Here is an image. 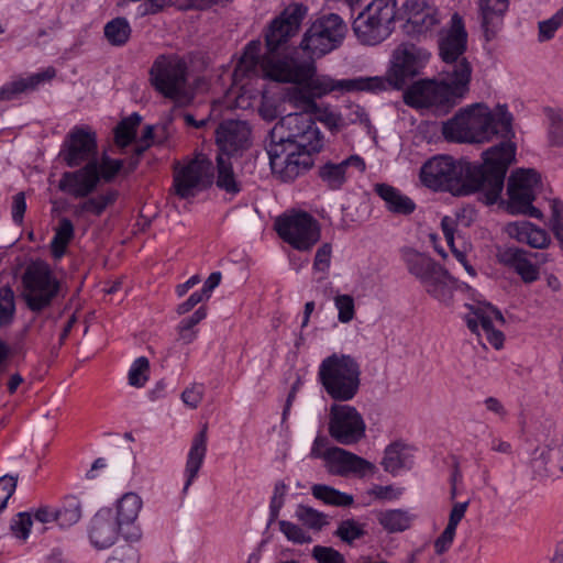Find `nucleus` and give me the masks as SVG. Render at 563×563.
I'll return each instance as SVG.
<instances>
[{
	"label": "nucleus",
	"mask_w": 563,
	"mask_h": 563,
	"mask_svg": "<svg viewBox=\"0 0 563 563\" xmlns=\"http://www.w3.org/2000/svg\"><path fill=\"white\" fill-rule=\"evenodd\" d=\"M365 534L364 525L358 523L354 519L342 520L334 532L335 537L347 544H353L355 540L363 538Z\"/></svg>",
	"instance_id": "48"
},
{
	"label": "nucleus",
	"mask_w": 563,
	"mask_h": 563,
	"mask_svg": "<svg viewBox=\"0 0 563 563\" xmlns=\"http://www.w3.org/2000/svg\"><path fill=\"white\" fill-rule=\"evenodd\" d=\"M529 252L519 247H505L497 253L498 262L515 271L522 282L531 284L539 279V268L530 258Z\"/></svg>",
	"instance_id": "30"
},
{
	"label": "nucleus",
	"mask_w": 563,
	"mask_h": 563,
	"mask_svg": "<svg viewBox=\"0 0 563 563\" xmlns=\"http://www.w3.org/2000/svg\"><path fill=\"white\" fill-rule=\"evenodd\" d=\"M141 121L142 117L134 112L118 123L114 128V142L119 147L124 148L132 143Z\"/></svg>",
	"instance_id": "45"
},
{
	"label": "nucleus",
	"mask_w": 563,
	"mask_h": 563,
	"mask_svg": "<svg viewBox=\"0 0 563 563\" xmlns=\"http://www.w3.org/2000/svg\"><path fill=\"white\" fill-rule=\"evenodd\" d=\"M412 449L404 442L396 441L387 445L384 452L382 465L390 474L399 472L401 468H411L413 465Z\"/></svg>",
	"instance_id": "36"
},
{
	"label": "nucleus",
	"mask_w": 563,
	"mask_h": 563,
	"mask_svg": "<svg viewBox=\"0 0 563 563\" xmlns=\"http://www.w3.org/2000/svg\"><path fill=\"white\" fill-rule=\"evenodd\" d=\"M438 46L439 56L444 63V70H449V66H451L459 74L460 66L466 65L470 70V78L472 77V65L463 56L467 48V32L463 18L459 13L451 16L449 29L441 32Z\"/></svg>",
	"instance_id": "16"
},
{
	"label": "nucleus",
	"mask_w": 563,
	"mask_h": 563,
	"mask_svg": "<svg viewBox=\"0 0 563 563\" xmlns=\"http://www.w3.org/2000/svg\"><path fill=\"white\" fill-rule=\"evenodd\" d=\"M118 197L119 192L115 189H109L95 197L88 196L86 200L74 207V216L77 218L84 217L85 214L100 217L109 206H112L117 201Z\"/></svg>",
	"instance_id": "38"
},
{
	"label": "nucleus",
	"mask_w": 563,
	"mask_h": 563,
	"mask_svg": "<svg viewBox=\"0 0 563 563\" xmlns=\"http://www.w3.org/2000/svg\"><path fill=\"white\" fill-rule=\"evenodd\" d=\"M312 558L318 563H346L344 555L331 547L316 545Z\"/></svg>",
	"instance_id": "57"
},
{
	"label": "nucleus",
	"mask_w": 563,
	"mask_h": 563,
	"mask_svg": "<svg viewBox=\"0 0 563 563\" xmlns=\"http://www.w3.org/2000/svg\"><path fill=\"white\" fill-rule=\"evenodd\" d=\"M316 99L322 98L332 91H384L386 82L382 77H357L351 79H333L330 76H316L305 80Z\"/></svg>",
	"instance_id": "21"
},
{
	"label": "nucleus",
	"mask_w": 563,
	"mask_h": 563,
	"mask_svg": "<svg viewBox=\"0 0 563 563\" xmlns=\"http://www.w3.org/2000/svg\"><path fill=\"white\" fill-rule=\"evenodd\" d=\"M551 207V229L555 239L559 241L560 247L563 251V202L553 199L550 202Z\"/></svg>",
	"instance_id": "55"
},
{
	"label": "nucleus",
	"mask_w": 563,
	"mask_h": 563,
	"mask_svg": "<svg viewBox=\"0 0 563 563\" xmlns=\"http://www.w3.org/2000/svg\"><path fill=\"white\" fill-rule=\"evenodd\" d=\"M325 464L330 474L343 477L350 474L364 477L376 468L367 460L338 446L325 449Z\"/></svg>",
	"instance_id": "23"
},
{
	"label": "nucleus",
	"mask_w": 563,
	"mask_h": 563,
	"mask_svg": "<svg viewBox=\"0 0 563 563\" xmlns=\"http://www.w3.org/2000/svg\"><path fill=\"white\" fill-rule=\"evenodd\" d=\"M16 487V477L4 475L0 477V512L7 507V503Z\"/></svg>",
	"instance_id": "63"
},
{
	"label": "nucleus",
	"mask_w": 563,
	"mask_h": 563,
	"mask_svg": "<svg viewBox=\"0 0 563 563\" xmlns=\"http://www.w3.org/2000/svg\"><path fill=\"white\" fill-rule=\"evenodd\" d=\"M354 168L364 172L365 161L360 155H350L340 163L328 161L320 165L317 170L318 178L329 190H340L351 176L350 169Z\"/></svg>",
	"instance_id": "25"
},
{
	"label": "nucleus",
	"mask_w": 563,
	"mask_h": 563,
	"mask_svg": "<svg viewBox=\"0 0 563 563\" xmlns=\"http://www.w3.org/2000/svg\"><path fill=\"white\" fill-rule=\"evenodd\" d=\"M205 394V386L202 384H192L181 393V399L185 405L195 409L199 406Z\"/></svg>",
	"instance_id": "60"
},
{
	"label": "nucleus",
	"mask_w": 563,
	"mask_h": 563,
	"mask_svg": "<svg viewBox=\"0 0 563 563\" xmlns=\"http://www.w3.org/2000/svg\"><path fill=\"white\" fill-rule=\"evenodd\" d=\"M346 32V23L339 14H322L307 29L300 46L305 52L321 57L338 48Z\"/></svg>",
	"instance_id": "10"
},
{
	"label": "nucleus",
	"mask_w": 563,
	"mask_h": 563,
	"mask_svg": "<svg viewBox=\"0 0 563 563\" xmlns=\"http://www.w3.org/2000/svg\"><path fill=\"white\" fill-rule=\"evenodd\" d=\"M312 496L327 505L335 507H350L354 503L352 495L340 492L324 484H314L311 487Z\"/></svg>",
	"instance_id": "43"
},
{
	"label": "nucleus",
	"mask_w": 563,
	"mask_h": 563,
	"mask_svg": "<svg viewBox=\"0 0 563 563\" xmlns=\"http://www.w3.org/2000/svg\"><path fill=\"white\" fill-rule=\"evenodd\" d=\"M275 230L284 242L302 252L310 251L321 236L318 220L306 211H294L278 217Z\"/></svg>",
	"instance_id": "11"
},
{
	"label": "nucleus",
	"mask_w": 563,
	"mask_h": 563,
	"mask_svg": "<svg viewBox=\"0 0 563 563\" xmlns=\"http://www.w3.org/2000/svg\"><path fill=\"white\" fill-rule=\"evenodd\" d=\"M216 185L219 189L230 195H238L242 190L241 184L236 180L230 157L222 154L217 156V179Z\"/></svg>",
	"instance_id": "39"
},
{
	"label": "nucleus",
	"mask_w": 563,
	"mask_h": 563,
	"mask_svg": "<svg viewBox=\"0 0 563 563\" xmlns=\"http://www.w3.org/2000/svg\"><path fill=\"white\" fill-rule=\"evenodd\" d=\"M140 555L132 545L122 547L114 555L110 556L106 563H139Z\"/></svg>",
	"instance_id": "62"
},
{
	"label": "nucleus",
	"mask_w": 563,
	"mask_h": 563,
	"mask_svg": "<svg viewBox=\"0 0 563 563\" xmlns=\"http://www.w3.org/2000/svg\"><path fill=\"white\" fill-rule=\"evenodd\" d=\"M460 67L459 74L451 66L449 70L442 69L440 81L423 79L413 82L404 93L405 103L417 109L433 108L448 112L470 90V70L466 65Z\"/></svg>",
	"instance_id": "3"
},
{
	"label": "nucleus",
	"mask_w": 563,
	"mask_h": 563,
	"mask_svg": "<svg viewBox=\"0 0 563 563\" xmlns=\"http://www.w3.org/2000/svg\"><path fill=\"white\" fill-rule=\"evenodd\" d=\"M541 177L534 169L519 168L511 173L507 185V211L511 214H523L541 219L542 212L533 207L536 188Z\"/></svg>",
	"instance_id": "13"
},
{
	"label": "nucleus",
	"mask_w": 563,
	"mask_h": 563,
	"mask_svg": "<svg viewBox=\"0 0 563 563\" xmlns=\"http://www.w3.org/2000/svg\"><path fill=\"white\" fill-rule=\"evenodd\" d=\"M98 161L100 180L103 179L106 183L112 181L117 175L123 170L124 161L122 159H114L103 154Z\"/></svg>",
	"instance_id": "51"
},
{
	"label": "nucleus",
	"mask_w": 563,
	"mask_h": 563,
	"mask_svg": "<svg viewBox=\"0 0 563 563\" xmlns=\"http://www.w3.org/2000/svg\"><path fill=\"white\" fill-rule=\"evenodd\" d=\"M407 22L405 30L410 35H422L439 24L438 10L422 0L406 2Z\"/></svg>",
	"instance_id": "28"
},
{
	"label": "nucleus",
	"mask_w": 563,
	"mask_h": 563,
	"mask_svg": "<svg viewBox=\"0 0 563 563\" xmlns=\"http://www.w3.org/2000/svg\"><path fill=\"white\" fill-rule=\"evenodd\" d=\"M334 305L338 309V319L342 323H347L353 320L355 316L354 299L351 295H338L334 298Z\"/></svg>",
	"instance_id": "56"
},
{
	"label": "nucleus",
	"mask_w": 563,
	"mask_h": 563,
	"mask_svg": "<svg viewBox=\"0 0 563 563\" xmlns=\"http://www.w3.org/2000/svg\"><path fill=\"white\" fill-rule=\"evenodd\" d=\"M307 7L295 3L287 7L268 25L265 32V43L267 51L277 52L288 40L294 36L303 19L307 15Z\"/></svg>",
	"instance_id": "20"
},
{
	"label": "nucleus",
	"mask_w": 563,
	"mask_h": 563,
	"mask_svg": "<svg viewBox=\"0 0 563 563\" xmlns=\"http://www.w3.org/2000/svg\"><path fill=\"white\" fill-rule=\"evenodd\" d=\"M318 380L331 399L349 401L361 386L360 364L351 355L333 353L319 365Z\"/></svg>",
	"instance_id": "4"
},
{
	"label": "nucleus",
	"mask_w": 563,
	"mask_h": 563,
	"mask_svg": "<svg viewBox=\"0 0 563 563\" xmlns=\"http://www.w3.org/2000/svg\"><path fill=\"white\" fill-rule=\"evenodd\" d=\"M207 426H205L192 439L190 450L187 455L185 467L186 482L184 493L188 490L190 485L197 477L207 453Z\"/></svg>",
	"instance_id": "33"
},
{
	"label": "nucleus",
	"mask_w": 563,
	"mask_h": 563,
	"mask_svg": "<svg viewBox=\"0 0 563 563\" xmlns=\"http://www.w3.org/2000/svg\"><path fill=\"white\" fill-rule=\"evenodd\" d=\"M430 53L411 43L398 45L391 56V66L388 71V80L382 78L388 86L401 89L409 80L419 76L430 59Z\"/></svg>",
	"instance_id": "14"
},
{
	"label": "nucleus",
	"mask_w": 563,
	"mask_h": 563,
	"mask_svg": "<svg viewBox=\"0 0 563 563\" xmlns=\"http://www.w3.org/2000/svg\"><path fill=\"white\" fill-rule=\"evenodd\" d=\"M312 153L307 150L288 147L284 143L274 142L267 145L272 172L285 183L294 181L311 168Z\"/></svg>",
	"instance_id": "15"
},
{
	"label": "nucleus",
	"mask_w": 563,
	"mask_h": 563,
	"mask_svg": "<svg viewBox=\"0 0 563 563\" xmlns=\"http://www.w3.org/2000/svg\"><path fill=\"white\" fill-rule=\"evenodd\" d=\"M366 426L362 415L349 405H332L330 409L329 433L343 445H352L365 437Z\"/></svg>",
	"instance_id": "18"
},
{
	"label": "nucleus",
	"mask_w": 563,
	"mask_h": 563,
	"mask_svg": "<svg viewBox=\"0 0 563 563\" xmlns=\"http://www.w3.org/2000/svg\"><path fill=\"white\" fill-rule=\"evenodd\" d=\"M312 114H317L318 120L322 122L332 133H336L345 128L343 115L331 110L330 107H319V110Z\"/></svg>",
	"instance_id": "52"
},
{
	"label": "nucleus",
	"mask_w": 563,
	"mask_h": 563,
	"mask_svg": "<svg viewBox=\"0 0 563 563\" xmlns=\"http://www.w3.org/2000/svg\"><path fill=\"white\" fill-rule=\"evenodd\" d=\"M22 298L32 312L49 308L60 291V282L51 266L41 260L31 262L21 276Z\"/></svg>",
	"instance_id": "7"
},
{
	"label": "nucleus",
	"mask_w": 563,
	"mask_h": 563,
	"mask_svg": "<svg viewBox=\"0 0 563 563\" xmlns=\"http://www.w3.org/2000/svg\"><path fill=\"white\" fill-rule=\"evenodd\" d=\"M251 130L246 122L224 120L216 130V144L224 157H230L244 150L250 141Z\"/></svg>",
	"instance_id": "24"
},
{
	"label": "nucleus",
	"mask_w": 563,
	"mask_h": 563,
	"mask_svg": "<svg viewBox=\"0 0 563 563\" xmlns=\"http://www.w3.org/2000/svg\"><path fill=\"white\" fill-rule=\"evenodd\" d=\"M213 179L212 162L203 154L173 168V188L180 199L194 198L198 192L211 185Z\"/></svg>",
	"instance_id": "12"
},
{
	"label": "nucleus",
	"mask_w": 563,
	"mask_h": 563,
	"mask_svg": "<svg viewBox=\"0 0 563 563\" xmlns=\"http://www.w3.org/2000/svg\"><path fill=\"white\" fill-rule=\"evenodd\" d=\"M332 255V246L330 243H323L316 252L313 261V269L318 272H325L330 267Z\"/></svg>",
	"instance_id": "61"
},
{
	"label": "nucleus",
	"mask_w": 563,
	"mask_h": 563,
	"mask_svg": "<svg viewBox=\"0 0 563 563\" xmlns=\"http://www.w3.org/2000/svg\"><path fill=\"white\" fill-rule=\"evenodd\" d=\"M509 7V0H479L482 27L486 41H492L501 26V18Z\"/></svg>",
	"instance_id": "34"
},
{
	"label": "nucleus",
	"mask_w": 563,
	"mask_h": 563,
	"mask_svg": "<svg viewBox=\"0 0 563 563\" xmlns=\"http://www.w3.org/2000/svg\"><path fill=\"white\" fill-rule=\"evenodd\" d=\"M402 258L408 272L421 283L427 294L441 302L449 303L454 290L462 286L468 287L452 277L439 262L424 253L408 250Z\"/></svg>",
	"instance_id": "5"
},
{
	"label": "nucleus",
	"mask_w": 563,
	"mask_h": 563,
	"mask_svg": "<svg viewBox=\"0 0 563 563\" xmlns=\"http://www.w3.org/2000/svg\"><path fill=\"white\" fill-rule=\"evenodd\" d=\"M374 191L384 201L386 210L395 216H410L417 208L410 197L391 185L376 184Z\"/></svg>",
	"instance_id": "32"
},
{
	"label": "nucleus",
	"mask_w": 563,
	"mask_h": 563,
	"mask_svg": "<svg viewBox=\"0 0 563 563\" xmlns=\"http://www.w3.org/2000/svg\"><path fill=\"white\" fill-rule=\"evenodd\" d=\"M279 530L289 541L296 544H306L312 542V538L301 527L294 522L280 520Z\"/></svg>",
	"instance_id": "53"
},
{
	"label": "nucleus",
	"mask_w": 563,
	"mask_h": 563,
	"mask_svg": "<svg viewBox=\"0 0 563 563\" xmlns=\"http://www.w3.org/2000/svg\"><path fill=\"white\" fill-rule=\"evenodd\" d=\"M56 75L53 67H48L43 71L32 74L29 77H19L0 87V101H10L18 98L22 93L34 91L40 85L49 81Z\"/></svg>",
	"instance_id": "31"
},
{
	"label": "nucleus",
	"mask_w": 563,
	"mask_h": 563,
	"mask_svg": "<svg viewBox=\"0 0 563 563\" xmlns=\"http://www.w3.org/2000/svg\"><path fill=\"white\" fill-rule=\"evenodd\" d=\"M563 25V7L550 19L539 22V41L545 42L554 37L555 32Z\"/></svg>",
	"instance_id": "54"
},
{
	"label": "nucleus",
	"mask_w": 563,
	"mask_h": 563,
	"mask_svg": "<svg viewBox=\"0 0 563 563\" xmlns=\"http://www.w3.org/2000/svg\"><path fill=\"white\" fill-rule=\"evenodd\" d=\"M493 319L499 321L501 324L505 323L503 313L492 305L485 308H477L465 318L467 328L476 334H479L478 329L481 328L486 335L487 341L495 347L500 349L504 344V333L499 330L494 329Z\"/></svg>",
	"instance_id": "26"
},
{
	"label": "nucleus",
	"mask_w": 563,
	"mask_h": 563,
	"mask_svg": "<svg viewBox=\"0 0 563 563\" xmlns=\"http://www.w3.org/2000/svg\"><path fill=\"white\" fill-rule=\"evenodd\" d=\"M549 139L552 145L563 146V114L552 119Z\"/></svg>",
	"instance_id": "64"
},
{
	"label": "nucleus",
	"mask_w": 563,
	"mask_h": 563,
	"mask_svg": "<svg viewBox=\"0 0 563 563\" xmlns=\"http://www.w3.org/2000/svg\"><path fill=\"white\" fill-rule=\"evenodd\" d=\"M150 362L146 357L136 358L129 371V384L143 387L148 379Z\"/></svg>",
	"instance_id": "50"
},
{
	"label": "nucleus",
	"mask_w": 563,
	"mask_h": 563,
	"mask_svg": "<svg viewBox=\"0 0 563 563\" xmlns=\"http://www.w3.org/2000/svg\"><path fill=\"white\" fill-rule=\"evenodd\" d=\"M121 532L120 525L117 522L110 509L99 510L92 518L89 539L97 549H107L114 544Z\"/></svg>",
	"instance_id": "29"
},
{
	"label": "nucleus",
	"mask_w": 563,
	"mask_h": 563,
	"mask_svg": "<svg viewBox=\"0 0 563 563\" xmlns=\"http://www.w3.org/2000/svg\"><path fill=\"white\" fill-rule=\"evenodd\" d=\"M316 67L312 63H298L291 57H279L276 52L263 56L260 76L278 81L301 84L313 76Z\"/></svg>",
	"instance_id": "19"
},
{
	"label": "nucleus",
	"mask_w": 563,
	"mask_h": 563,
	"mask_svg": "<svg viewBox=\"0 0 563 563\" xmlns=\"http://www.w3.org/2000/svg\"><path fill=\"white\" fill-rule=\"evenodd\" d=\"M141 508L142 499L135 493H126L118 500L114 518L120 525L123 538L129 542L139 541L142 537L140 527L134 525Z\"/></svg>",
	"instance_id": "27"
},
{
	"label": "nucleus",
	"mask_w": 563,
	"mask_h": 563,
	"mask_svg": "<svg viewBox=\"0 0 563 563\" xmlns=\"http://www.w3.org/2000/svg\"><path fill=\"white\" fill-rule=\"evenodd\" d=\"M295 515L300 522L310 529L321 530L328 523L323 512L306 505H298Z\"/></svg>",
	"instance_id": "49"
},
{
	"label": "nucleus",
	"mask_w": 563,
	"mask_h": 563,
	"mask_svg": "<svg viewBox=\"0 0 563 563\" xmlns=\"http://www.w3.org/2000/svg\"><path fill=\"white\" fill-rule=\"evenodd\" d=\"M75 236V228L68 218L59 219L55 234L51 241L49 249L54 260H60L67 251L69 243Z\"/></svg>",
	"instance_id": "40"
},
{
	"label": "nucleus",
	"mask_w": 563,
	"mask_h": 563,
	"mask_svg": "<svg viewBox=\"0 0 563 563\" xmlns=\"http://www.w3.org/2000/svg\"><path fill=\"white\" fill-rule=\"evenodd\" d=\"M274 142L308 152H320L323 147V135L311 115L289 113L273 128L269 143Z\"/></svg>",
	"instance_id": "9"
},
{
	"label": "nucleus",
	"mask_w": 563,
	"mask_h": 563,
	"mask_svg": "<svg viewBox=\"0 0 563 563\" xmlns=\"http://www.w3.org/2000/svg\"><path fill=\"white\" fill-rule=\"evenodd\" d=\"M507 233L520 243L534 249H545L551 242L548 232L529 221L512 222L507 225Z\"/></svg>",
	"instance_id": "35"
},
{
	"label": "nucleus",
	"mask_w": 563,
	"mask_h": 563,
	"mask_svg": "<svg viewBox=\"0 0 563 563\" xmlns=\"http://www.w3.org/2000/svg\"><path fill=\"white\" fill-rule=\"evenodd\" d=\"M187 77V64L177 55H159L150 68L152 87L178 106H188L194 100Z\"/></svg>",
	"instance_id": "6"
},
{
	"label": "nucleus",
	"mask_w": 563,
	"mask_h": 563,
	"mask_svg": "<svg viewBox=\"0 0 563 563\" xmlns=\"http://www.w3.org/2000/svg\"><path fill=\"white\" fill-rule=\"evenodd\" d=\"M56 522L62 528H68L77 523L81 518V504L75 496H67L60 508L56 509Z\"/></svg>",
	"instance_id": "46"
},
{
	"label": "nucleus",
	"mask_w": 563,
	"mask_h": 563,
	"mask_svg": "<svg viewBox=\"0 0 563 563\" xmlns=\"http://www.w3.org/2000/svg\"><path fill=\"white\" fill-rule=\"evenodd\" d=\"M346 113L343 115L345 126L349 124H363L365 126L371 125V120L365 109L360 104L350 102L345 106Z\"/></svg>",
	"instance_id": "58"
},
{
	"label": "nucleus",
	"mask_w": 563,
	"mask_h": 563,
	"mask_svg": "<svg viewBox=\"0 0 563 563\" xmlns=\"http://www.w3.org/2000/svg\"><path fill=\"white\" fill-rule=\"evenodd\" d=\"M32 527V518L27 512H20L11 522V530L13 533L22 539L29 537Z\"/></svg>",
	"instance_id": "59"
},
{
	"label": "nucleus",
	"mask_w": 563,
	"mask_h": 563,
	"mask_svg": "<svg viewBox=\"0 0 563 563\" xmlns=\"http://www.w3.org/2000/svg\"><path fill=\"white\" fill-rule=\"evenodd\" d=\"M16 312L15 295L9 286L0 287V329L11 325Z\"/></svg>",
	"instance_id": "47"
},
{
	"label": "nucleus",
	"mask_w": 563,
	"mask_h": 563,
	"mask_svg": "<svg viewBox=\"0 0 563 563\" xmlns=\"http://www.w3.org/2000/svg\"><path fill=\"white\" fill-rule=\"evenodd\" d=\"M261 42L251 41L244 48L234 69V76L256 77L260 76L263 56H261Z\"/></svg>",
	"instance_id": "37"
},
{
	"label": "nucleus",
	"mask_w": 563,
	"mask_h": 563,
	"mask_svg": "<svg viewBox=\"0 0 563 563\" xmlns=\"http://www.w3.org/2000/svg\"><path fill=\"white\" fill-rule=\"evenodd\" d=\"M297 85L288 90L287 99L295 108L302 110L301 113L311 115L319 110L317 99L306 82Z\"/></svg>",
	"instance_id": "41"
},
{
	"label": "nucleus",
	"mask_w": 563,
	"mask_h": 563,
	"mask_svg": "<svg viewBox=\"0 0 563 563\" xmlns=\"http://www.w3.org/2000/svg\"><path fill=\"white\" fill-rule=\"evenodd\" d=\"M379 525L388 532H402L410 528L413 516L402 509H391L378 514Z\"/></svg>",
	"instance_id": "44"
},
{
	"label": "nucleus",
	"mask_w": 563,
	"mask_h": 563,
	"mask_svg": "<svg viewBox=\"0 0 563 563\" xmlns=\"http://www.w3.org/2000/svg\"><path fill=\"white\" fill-rule=\"evenodd\" d=\"M99 183V161L91 159L74 172H65L58 187L74 198H86L97 189Z\"/></svg>",
	"instance_id": "22"
},
{
	"label": "nucleus",
	"mask_w": 563,
	"mask_h": 563,
	"mask_svg": "<svg viewBox=\"0 0 563 563\" xmlns=\"http://www.w3.org/2000/svg\"><path fill=\"white\" fill-rule=\"evenodd\" d=\"M59 155L70 168L98 159L96 132L89 125H75L67 133Z\"/></svg>",
	"instance_id": "17"
},
{
	"label": "nucleus",
	"mask_w": 563,
	"mask_h": 563,
	"mask_svg": "<svg viewBox=\"0 0 563 563\" xmlns=\"http://www.w3.org/2000/svg\"><path fill=\"white\" fill-rule=\"evenodd\" d=\"M498 112L482 103L461 109L453 118L442 123L441 133L452 143H483L497 135L501 142L511 143L514 136L512 115L506 107H498Z\"/></svg>",
	"instance_id": "2"
},
{
	"label": "nucleus",
	"mask_w": 563,
	"mask_h": 563,
	"mask_svg": "<svg viewBox=\"0 0 563 563\" xmlns=\"http://www.w3.org/2000/svg\"><path fill=\"white\" fill-rule=\"evenodd\" d=\"M483 163L455 161L449 155L428 159L420 169L421 183L435 191L454 196L481 194V200L490 206L497 202L505 185L509 166L516 157L514 143L500 142L483 152Z\"/></svg>",
	"instance_id": "1"
},
{
	"label": "nucleus",
	"mask_w": 563,
	"mask_h": 563,
	"mask_svg": "<svg viewBox=\"0 0 563 563\" xmlns=\"http://www.w3.org/2000/svg\"><path fill=\"white\" fill-rule=\"evenodd\" d=\"M396 0H373L353 21V32L363 45L375 46L387 40L395 29Z\"/></svg>",
	"instance_id": "8"
},
{
	"label": "nucleus",
	"mask_w": 563,
	"mask_h": 563,
	"mask_svg": "<svg viewBox=\"0 0 563 563\" xmlns=\"http://www.w3.org/2000/svg\"><path fill=\"white\" fill-rule=\"evenodd\" d=\"M132 29L129 21L123 16H118L107 22L103 27V34L108 43L115 47L124 46L131 37Z\"/></svg>",
	"instance_id": "42"
}]
</instances>
